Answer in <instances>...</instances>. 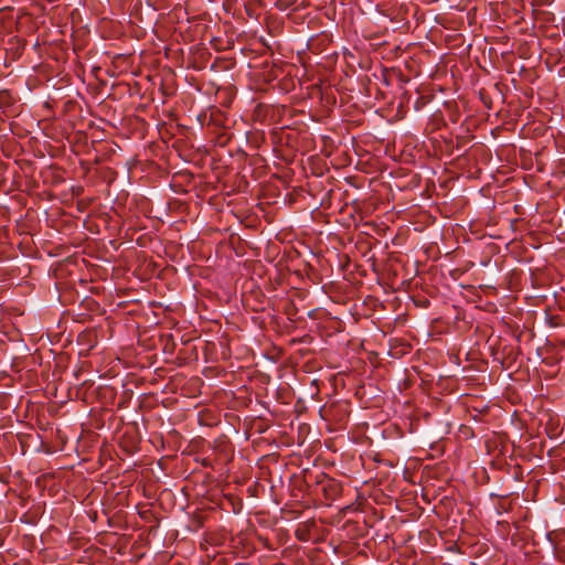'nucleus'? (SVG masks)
I'll list each match as a JSON object with an SVG mask.
<instances>
[{
	"label": "nucleus",
	"instance_id": "nucleus-1",
	"mask_svg": "<svg viewBox=\"0 0 565 565\" xmlns=\"http://www.w3.org/2000/svg\"><path fill=\"white\" fill-rule=\"evenodd\" d=\"M321 490L327 500L333 501L341 495L342 484L335 479L328 478L321 483Z\"/></svg>",
	"mask_w": 565,
	"mask_h": 565
}]
</instances>
